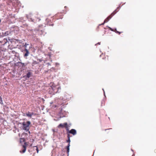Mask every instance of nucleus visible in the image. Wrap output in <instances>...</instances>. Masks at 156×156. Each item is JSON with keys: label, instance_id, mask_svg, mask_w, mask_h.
<instances>
[{"label": "nucleus", "instance_id": "23", "mask_svg": "<svg viewBox=\"0 0 156 156\" xmlns=\"http://www.w3.org/2000/svg\"><path fill=\"white\" fill-rule=\"evenodd\" d=\"M29 45V44L26 43L24 45V46L25 47V48H26L27 47V46Z\"/></svg>", "mask_w": 156, "mask_h": 156}, {"label": "nucleus", "instance_id": "11", "mask_svg": "<svg viewBox=\"0 0 156 156\" xmlns=\"http://www.w3.org/2000/svg\"><path fill=\"white\" fill-rule=\"evenodd\" d=\"M32 74V73L29 71L25 76L26 77V78H29L31 76Z\"/></svg>", "mask_w": 156, "mask_h": 156}, {"label": "nucleus", "instance_id": "20", "mask_svg": "<svg viewBox=\"0 0 156 156\" xmlns=\"http://www.w3.org/2000/svg\"><path fill=\"white\" fill-rule=\"evenodd\" d=\"M113 31H115V33L119 34H120L121 33H122V32H119V31H118L116 29H115V30Z\"/></svg>", "mask_w": 156, "mask_h": 156}, {"label": "nucleus", "instance_id": "16", "mask_svg": "<svg viewBox=\"0 0 156 156\" xmlns=\"http://www.w3.org/2000/svg\"><path fill=\"white\" fill-rule=\"evenodd\" d=\"M118 9V8L117 9L115 10L110 15L111 16H112H112H113L115 14L116 12L118 11V10H117V9Z\"/></svg>", "mask_w": 156, "mask_h": 156}, {"label": "nucleus", "instance_id": "8", "mask_svg": "<svg viewBox=\"0 0 156 156\" xmlns=\"http://www.w3.org/2000/svg\"><path fill=\"white\" fill-rule=\"evenodd\" d=\"M27 145V143L25 142L24 144L22 146V150L20 151V153H24L25 152L26 150V146Z\"/></svg>", "mask_w": 156, "mask_h": 156}, {"label": "nucleus", "instance_id": "7", "mask_svg": "<svg viewBox=\"0 0 156 156\" xmlns=\"http://www.w3.org/2000/svg\"><path fill=\"white\" fill-rule=\"evenodd\" d=\"M10 42L12 44V46L13 45V44L14 43L16 44V46H17L18 45V44L20 42V40H19L12 39L10 41Z\"/></svg>", "mask_w": 156, "mask_h": 156}, {"label": "nucleus", "instance_id": "18", "mask_svg": "<svg viewBox=\"0 0 156 156\" xmlns=\"http://www.w3.org/2000/svg\"><path fill=\"white\" fill-rule=\"evenodd\" d=\"M25 141V139L24 138H21L20 139V142L21 143L24 142Z\"/></svg>", "mask_w": 156, "mask_h": 156}, {"label": "nucleus", "instance_id": "26", "mask_svg": "<svg viewBox=\"0 0 156 156\" xmlns=\"http://www.w3.org/2000/svg\"><path fill=\"white\" fill-rule=\"evenodd\" d=\"M37 63V62L35 61L33 62V64L34 65L36 64Z\"/></svg>", "mask_w": 156, "mask_h": 156}, {"label": "nucleus", "instance_id": "34", "mask_svg": "<svg viewBox=\"0 0 156 156\" xmlns=\"http://www.w3.org/2000/svg\"><path fill=\"white\" fill-rule=\"evenodd\" d=\"M1 22V19H0V23Z\"/></svg>", "mask_w": 156, "mask_h": 156}, {"label": "nucleus", "instance_id": "31", "mask_svg": "<svg viewBox=\"0 0 156 156\" xmlns=\"http://www.w3.org/2000/svg\"><path fill=\"white\" fill-rule=\"evenodd\" d=\"M54 25V24H51V26H53V25Z\"/></svg>", "mask_w": 156, "mask_h": 156}, {"label": "nucleus", "instance_id": "22", "mask_svg": "<svg viewBox=\"0 0 156 156\" xmlns=\"http://www.w3.org/2000/svg\"><path fill=\"white\" fill-rule=\"evenodd\" d=\"M15 53V51H10V54H14ZM12 56V55H11V56Z\"/></svg>", "mask_w": 156, "mask_h": 156}, {"label": "nucleus", "instance_id": "28", "mask_svg": "<svg viewBox=\"0 0 156 156\" xmlns=\"http://www.w3.org/2000/svg\"><path fill=\"white\" fill-rule=\"evenodd\" d=\"M105 23H104V22L103 23H102L101 24H100L99 25H104V24Z\"/></svg>", "mask_w": 156, "mask_h": 156}, {"label": "nucleus", "instance_id": "21", "mask_svg": "<svg viewBox=\"0 0 156 156\" xmlns=\"http://www.w3.org/2000/svg\"><path fill=\"white\" fill-rule=\"evenodd\" d=\"M3 67V65H0V71H1L2 70H3V69L4 68Z\"/></svg>", "mask_w": 156, "mask_h": 156}, {"label": "nucleus", "instance_id": "9", "mask_svg": "<svg viewBox=\"0 0 156 156\" xmlns=\"http://www.w3.org/2000/svg\"><path fill=\"white\" fill-rule=\"evenodd\" d=\"M16 66H19L23 67H24L25 66V64L24 63H22L20 62H17L16 64Z\"/></svg>", "mask_w": 156, "mask_h": 156}, {"label": "nucleus", "instance_id": "15", "mask_svg": "<svg viewBox=\"0 0 156 156\" xmlns=\"http://www.w3.org/2000/svg\"><path fill=\"white\" fill-rule=\"evenodd\" d=\"M10 41V38L8 37V39L4 38L3 39V42L5 43V44L7 42H9V41Z\"/></svg>", "mask_w": 156, "mask_h": 156}, {"label": "nucleus", "instance_id": "25", "mask_svg": "<svg viewBox=\"0 0 156 156\" xmlns=\"http://www.w3.org/2000/svg\"><path fill=\"white\" fill-rule=\"evenodd\" d=\"M66 142H68L69 144H70V139H68V140H67Z\"/></svg>", "mask_w": 156, "mask_h": 156}, {"label": "nucleus", "instance_id": "29", "mask_svg": "<svg viewBox=\"0 0 156 156\" xmlns=\"http://www.w3.org/2000/svg\"><path fill=\"white\" fill-rule=\"evenodd\" d=\"M154 152L155 153H156V149H155L154 150Z\"/></svg>", "mask_w": 156, "mask_h": 156}, {"label": "nucleus", "instance_id": "5", "mask_svg": "<svg viewBox=\"0 0 156 156\" xmlns=\"http://www.w3.org/2000/svg\"><path fill=\"white\" fill-rule=\"evenodd\" d=\"M59 127H61L62 128L65 127L66 129V130H68L69 126L67 125V123H64L60 124L59 126Z\"/></svg>", "mask_w": 156, "mask_h": 156}, {"label": "nucleus", "instance_id": "10", "mask_svg": "<svg viewBox=\"0 0 156 156\" xmlns=\"http://www.w3.org/2000/svg\"><path fill=\"white\" fill-rule=\"evenodd\" d=\"M4 121V120L2 118H0V130L2 129Z\"/></svg>", "mask_w": 156, "mask_h": 156}, {"label": "nucleus", "instance_id": "32", "mask_svg": "<svg viewBox=\"0 0 156 156\" xmlns=\"http://www.w3.org/2000/svg\"><path fill=\"white\" fill-rule=\"evenodd\" d=\"M38 21H39V20H40V19H38Z\"/></svg>", "mask_w": 156, "mask_h": 156}, {"label": "nucleus", "instance_id": "13", "mask_svg": "<svg viewBox=\"0 0 156 156\" xmlns=\"http://www.w3.org/2000/svg\"><path fill=\"white\" fill-rule=\"evenodd\" d=\"M112 17V16H111L110 15L109 16L104 20V23L107 22L109 21V20Z\"/></svg>", "mask_w": 156, "mask_h": 156}, {"label": "nucleus", "instance_id": "2", "mask_svg": "<svg viewBox=\"0 0 156 156\" xmlns=\"http://www.w3.org/2000/svg\"><path fill=\"white\" fill-rule=\"evenodd\" d=\"M31 124V122L29 121H27L26 122H24L22 123L23 128L24 130H26V131H28L29 134H30V132L29 131L30 129V125Z\"/></svg>", "mask_w": 156, "mask_h": 156}, {"label": "nucleus", "instance_id": "24", "mask_svg": "<svg viewBox=\"0 0 156 156\" xmlns=\"http://www.w3.org/2000/svg\"><path fill=\"white\" fill-rule=\"evenodd\" d=\"M67 133V137L68 139H70V135L69 134V133Z\"/></svg>", "mask_w": 156, "mask_h": 156}, {"label": "nucleus", "instance_id": "1", "mask_svg": "<svg viewBox=\"0 0 156 156\" xmlns=\"http://www.w3.org/2000/svg\"><path fill=\"white\" fill-rule=\"evenodd\" d=\"M9 127V123H8L6 121L4 120L3 124V126L2 129H1V133H4V131H5V132H6L5 130L9 131L10 130Z\"/></svg>", "mask_w": 156, "mask_h": 156}, {"label": "nucleus", "instance_id": "33", "mask_svg": "<svg viewBox=\"0 0 156 156\" xmlns=\"http://www.w3.org/2000/svg\"><path fill=\"white\" fill-rule=\"evenodd\" d=\"M9 46H10V45H8V48L9 47Z\"/></svg>", "mask_w": 156, "mask_h": 156}, {"label": "nucleus", "instance_id": "3", "mask_svg": "<svg viewBox=\"0 0 156 156\" xmlns=\"http://www.w3.org/2000/svg\"><path fill=\"white\" fill-rule=\"evenodd\" d=\"M12 2L13 6L17 9L18 5L20 4V2L17 0H12Z\"/></svg>", "mask_w": 156, "mask_h": 156}, {"label": "nucleus", "instance_id": "6", "mask_svg": "<svg viewBox=\"0 0 156 156\" xmlns=\"http://www.w3.org/2000/svg\"><path fill=\"white\" fill-rule=\"evenodd\" d=\"M67 133L71 134L73 136L75 135L76 134V131L74 129H72L70 130H69L68 129V130H67Z\"/></svg>", "mask_w": 156, "mask_h": 156}, {"label": "nucleus", "instance_id": "4", "mask_svg": "<svg viewBox=\"0 0 156 156\" xmlns=\"http://www.w3.org/2000/svg\"><path fill=\"white\" fill-rule=\"evenodd\" d=\"M54 93H59L60 92L61 88L60 87L58 86L56 87H51Z\"/></svg>", "mask_w": 156, "mask_h": 156}, {"label": "nucleus", "instance_id": "12", "mask_svg": "<svg viewBox=\"0 0 156 156\" xmlns=\"http://www.w3.org/2000/svg\"><path fill=\"white\" fill-rule=\"evenodd\" d=\"M24 51H26V52L24 54V57H27L28 56L29 54V52L27 48H25Z\"/></svg>", "mask_w": 156, "mask_h": 156}, {"label": "nucleus", "instance_id": "17", "mask_svg": "<svg viewBox=\"0 0 156 156\" xmlns=\"http://www.w3.org/2000/svg\"><path fill=\"white\" fill-rule=\"evenodd\" d=\"M70 146V144H68L67 146L66 147V148L67 149V152L68 154H69V147Z\"/></svg>", "mask_w": 156, "mask_h": 156}, {"label": "nucleus", "instance_id": "27", "mask_svg": "<svg viewBox=\"0 0 156 156\" xmlns=\"http://www.w3.org/2000/svg\"><path fill=\"white\" fill-rule=\"evenodd\" d=\"M109 29H110V30H112V31H114L113 30V29H112V28H110V27H109Z\"/></svg>", "mask_w": 156, "mask_h": 156}, {"label": "nucleus", "instance_id": "30", "mask_svg": "<svg viewBox=\"0 0 156 156\" xmlns=\"http://www.w3.org/2000/svg\"><path fill=\"white\" fill-rule=\"evenodd\" d=\"M97 44H100V43H98Z\"/></svg>", "mask_w": 156, "mask_h": 156}, {"label": "nucleus", "instance_id": "14", "mask_svg": "<svg viewBox=\"0 0 156 156\" xmlns=\"http://www.w3.org/2000/svg\"><path fill=\"white\" fill-rule=\"evenodd\" d=\"M33 114L34 113L33 112L30 113V112H28L26 114V115L28 117H31Z\"/></svg>", "mask_w": 156, "mask_h": 156}, {"label": "nucleus", "instance_id": "19", "mask_svg": "<svg viewBox=\"0 0 156 156\" xmlns=\"http://www.w3.org/2000/svg\"><path fill=\"white\" fill-rule=\"evenodd\" d=\"M33 148L34 149H35V148H36V150L37 151V153H38L39 152V150L37 147V146H34L33 147Z\"/></svg>", "mask_w": 156, "mask_h": 156}]
</instances>
